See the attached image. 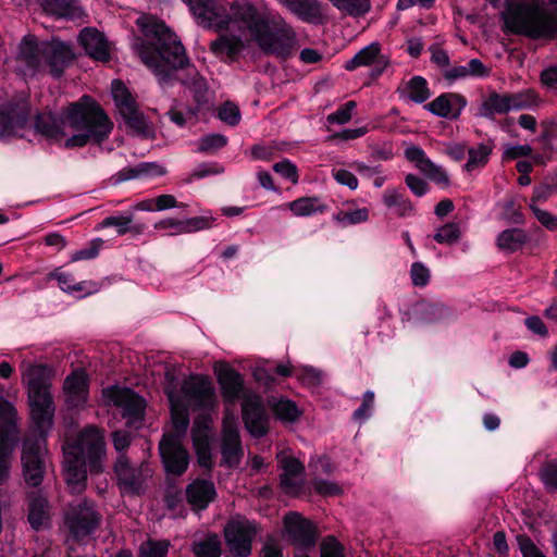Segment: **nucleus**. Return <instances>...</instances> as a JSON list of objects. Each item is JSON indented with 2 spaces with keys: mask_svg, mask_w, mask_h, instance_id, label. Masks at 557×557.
<instances>
[{
  "mask_svg": "<svg viewBox=\"0 0 557 557\" xmlns=\"http://www.w3.org/2000/svg\"><path fill=\"white\" fill-rule=\"evenodd\" d=\"M408 97L417 102L422 103L431 96L428 88V82L421 76L412 77L406 85Z\"/></svg>",
  "mask_w": 557,
  "mask_h": 557,
  "instance_id": "obj_42",
  "label": "nucleus"
},
{
  "mask_svg": "<svg viewBox=\"0 0 557 557\" xmlns=\"http://www.w3.org/2000/svg\"><path fill=\"white\" fill-rule=\"evenodd\" d=\"M115 473L119 484L124 493H139L143 483L150 476L151 471L147 465L143 463L140 468H133L127 458L120 456L115 463Z\"/></svg>",
  "mask_w": 557,
  "mask_h": 557,
  "instance_id": "obj_17",
  "label": "nucleus"
},
{
  "mask_svg": "<svg viewBox=\"0 0 557 557\" xmlns=\"http://www.w3.org/2000/svg\"><path fill=\"white\" fill-rule=\"evenodd\" d=\"M227 144V138L222 134H209L198 140L197 150L207 154L215 153Z\"/></svg>",
  "mask_w": 557,
  "mask_h": 557,
  "instance_id": "obj_45",
  "label": "nucleus"
},
{
  "mask_svg": "<svg viewBox=\"0 0 557 557\" xmlns=\"http://www.w3.org/2000/svg\"><path fill=\"white\" fill-rule=\"evenodd\" d=\"M310 469L314 479H321L323 474H330L334 470V466L330 458L322 456L311 459Z\"/></svg>",
  "mask_w": 557,
  "mask_h": 557,
  "instance_id": "obj_55",
  "label": "nucleus"
},
{
  "mask_svg": "<svg viewBox=\"0 0 557 557\" xmlns=\"http://www.w3.org/2000/svg\"><path fill=\"white\" fill-rule=\"evenodd\" d=\"M218 115L221 121L231 126L237 125L240 121L239 108L235 103L230 101L223 103L220 107Z\"/></svg>",
  "mask_w": 557,
  "mask_h": 557,
  "instance_id": "obj_51",
  "label": "nucleus"
},
{
  "mask_svg": "<svg viewBox=\"0 0 557 557\" xmlns=\"http://www.w3.org/2000/svg\"><path fill=\"white\" fill-rule=\"evenodd\" d=\"M165 174V169L156 162H143L133 168H127L119 172V181L132 178L158 177Z\"/></svg>",
  "mask_w": 557,
  "mask_h": 557,
  "instance_id": "obj_33",
  "label": "nucleus"
},
{
  "mask_svg": "<svg viewBox=\"0 0 557 557\" xmlns=\"http://www.w3.org/2000/svg\"><path fill=\"white\" fill-rule=\"evenodd\" d=\"M186 495L195 508L203 509L215 497V487L211 481L196 480L187 486Z\"/></svg>",
  "mask_w": 557,
  "mask_h": 557,
  "instance_id": "obj_28",
  "label": "nucleus"
},
{
  "mask_svg": "<svg viewBox=\"0 0 557 557\" xmlns=\"http://www.w3.org/2000/svg\"><path fill=\"white\" fill-rule=\"evenodd\" d=\"M530 209L542 225L548 230H557V216L542 210L534 202H530Z\"/></svg>",
  "mask_w": 557,
  "mask_h": 557,
  "instance_id": "obj_62",
  "label": "nucleus"
},
{
  "mask_svg": "<svg viewBox=\"0 0 557 557\" xmlns=\"http://www.w3.org/2000/svg\"><path fill=\"white\" fill-rule=\"evenodd\" d=\"M28 521L33 529L39 530L48 525L50 520V507L48 500L39 494L29 499Z\"/></svg>",
  "mask_w": 557,
  "mask_h": 557,
  "instance_id": "obj_30",
  "label": "nucleus"
},
{
  "mask_svg": "<svg viewBox=\"0 0 557 557\" xmlns=\"http://www.w3.org/2000/svg\"><path fill=\"white\" fill-rule=\"evenodd\" d=\"M410 277L414 286L423 287L430 282V269L422 262H413L410 268Z\"/></svg>",
  "mask_w": 557,
  "mask_h": 557,
  "instance_id": "obj_49",
  "label": "nucleus"
},
{
  "mask_svg": "<svg viewBox=\"0 0 557 557\" xmlns=\"http://www.w3.org/2000/svg\"><path fill=\"white\" fill-rule=\"evenodd\" d=\"M508 112H510V107H508L507 94H498L496 91L490 92L479 107V115L486 119Z\"/></svg>",
  "mask_w": 557,
  "mask_h": 557,
  "instance_id": "obj_31",
  "label": "nucleus"
},
{
  "mask_svg": "<svg viewBox=\"0 0 557 557\" xmlns=\"http://www.w3.org/2000/svg\"><path fill=\"white\" fill-rule=\"evenodd\" d=\"M111 94L127 129L145 137L152 135L153 129L151 124L144 114L138 111L137 103L124 83L119 79L113 81L111 84Z\"/></svg>",
  "mask_w": 557,
  "mask_h": 557,
  "instance_id": "obj_10",
  "label": "nucleus"
},
{
  "mask_svg": "<svg viewBox=\"0 0 557 557\" xmlns=\"http://www.w3.org/2000/svg\"><path fill=\"white\" fill-rule=\"evenodd\" d=\"M527 242L525 233L520 228L503 231L497 237V246L504 251H517Z\"/></svg>",
  "mask_w": 557,
  "mask_h": 557,
  "instance_id": "obj_36",
  "label": "nucleus"
},
{
  "mask_svg": "<svg viewBox=\"0 0 557 557\" xmlns=\"http://www.w3.org/2000/svg\"><path fill=\"white\" fill-rule=\"evenodd\" d=\"M74 51L71 45L52 39L51 41H38L33 35H26L20 42L14 62L15 71L24 77H33L46 66L52 76H60L65 67L74 60Z\"/></svg>",
  "mask_w": 557,
  "mask_h": 557,
  "instance_id": "obj_8",
  "label": "nucleus"
},
{
  "mask_svg": "<svg viewBox=\"0 0 557 557\" xmlns=\"http://www.w3.org/2000/svg\"><path fill=\"white\" fill-rule=\"evenodd\" d=\"M212 222L213 219L209 216H196L183 220L165 218L154 223L153 227L163 236H176L208 228Z\"/></svg>",
  "mask_w": 557,
  "mask_h": 557,
  "instance_id": "obj_19",
  "label": "nucleus"
},
{
  "mask_svg": "<svg viewBox=\"0 0 557 557\" xmlns=\"http://www.w3.org/2000/svg\"><path fill=\"white\" fill-rule=\"evenodd\" d=\"M27 111L24 106L5 104L0 107V140L13 136L25 137Z\"/></svg>",
  "mask_w": 557,
  "mask_h": 557,
  "instance_id": "obj_16",
  "label": "nucleus"
},
{
  "mask_svg": "<svg viewBox=\"0 0 557 557\" xmlns=\"http://www.w3.org/2000/svg\"><path fill=\"white\" fill-rule=\"evenodd\" d=\"M491 153L492 147L486 144H480L479 146L469 149V158L465 165V169L471 172L473 170L484 166L487 163Z\"/></svg>",
  "mask_w": 557,
  "mask_h": 557,
  "instance_id": "obj_41",
  "label": "nucleus"
},
{
  "mask_svg": "<svg viewBox=\"0 0 557 557\" xmlns=\"http://www.w3.org/2000/svg\"><path fill=\"white\" fill-rule=\"evenodd\" d=\"M287 207L296 216H310L323 213L327 208L324 201L318 196L298 198L290 201Z\"/></svg>",
  "mask_w": 557,
  "mask_h": 557,
  "instance_id": "obj_32",
  "label": "nucleus"
},
{
  "mask_svg": "<svg viewBox=\"0 0 557 557\" xmlns=\"http://www.w3.org/2000/svg\"><path fill=\"white\" fill-rule=\"evenodd\" d=\"M193 550L196 557H220V540L218 535H207L206 537L194 543Z\"/></svg>",
  "mask_w": 557,
  "mask_h": 557,
  "instance_id": "obj_39",
  "label": "nucleus"
},
{
  "mask_svg": "<svg viewBox=\"0 0 557 557\" xmlns=\"http://www.w3.org/2000/svg\"><path fill=\"white\" fill-rule=\"evenodd\" d=\"M214 373L226 404L225 413L228 411L230 414H233L228 406L243 397V419L246 429L252 436H263L268 430V416L260 397L251 393H245L243 376L228 364L216 363Z\"/></svg>",
  "mask_w": 557,
  "mask_h": 557,
  "instance_id": "obj_9",
  "label": "nucleus"
},
{
  "mask_svg": "<svg viewBox=\"0 0 557 557\" xmlns=\"http://www.w3.org/2000/svg\"><path fill=\"white\" fill-rule=\"evenodd\" d=\"M389 65V58L381 50V45L376 41L369 44L360 49L354 58L345 63L347 71H354L358 67H369L370 75L380 76Z\"/></svg>",
  "mask_w": 557,
  "mask_h": 557,
  "instance_id": "obj_15",
  "label": "nucleus"
},
{
  "mask_svg": "<svg viewBox=\"0 0 557 557\" xmlns=\"http://www.w3.org/2000/svg\"><path fill=\"white\" fill-rule=\"evenodd\" d=\"M103 246V240L101 238H94L88 247L77 250L74 253H72L70 260L72 262L79 261V260H89L94 259L98 256L100 249Z\"/></svg>",
  "mask_w": 557,
  "mask_h": 557,
  "instance_id": "obj_50",
  "label": "nucleus"
},
{
  "mask_svg": "<svg viewBox=\"0 0 557 557\" xmlns=\"http://www.w3.org/2000/svg\"><path fill=\"white\" fill-rule=\"evenodd\" d=\"M164 391L171 408L172 423L176 434H166L160 442V454L168 473L181 475L189 463V456L182 445V433L187 429L188 409L199 410L200 413L193 426V442L198 463L203 468L212 465L211 441L212 419L210 413L218 406L214 385L208 376L193 375L181 381L173 372L165 373Z\"/></svg>",
  "mask_w": 557,
  "mask_h": 557,
  "instance_id": "obj_2",
  "label": "nucleus"
},
{
  "mask_svg": "<svg viewBox=\"0 0 557 557\" xmlns=\"http://www.w3.org/2000/svg\"><path fill=\"white\" fill-rule=\"evenodd\" d=\"M63 394L69 408L85 407L88 400V376L84 370H75L65 379Z\"/></svg>",
  "mask_w": 557,
  "mask_h": 557,
  "instance_id": "obj_20",
  "label": "nucleus"
},
{
  "mask_svg": "<svg viewBox=\"0 0 557 557\" xmlns=\"http://www.w3.org/2000/svg\"><path fill=\"white\" fill-rule=\"evenodd\" d=\"M273 412L283 422H294L300 416V410L296 404L288 399H273L270 401Z\"/></svg>",
  "mask_w": 557,
  "mask_h": 557,
  "instance_id": "obj_37",
  "label": "nucleus"
},
{
  "mask_svg": "<svg viewBox=\"0 0 557 557\" xmlns=\"http://www.w3.org/2000/svg\"><path fill=\"white\" fill-rule=\"evenodd\" d=\"M197 24L222 32L210 45L221 59H233L251 40L265 53L281 58L297 49V35L278 13L258 9L248 1H235L225 7L215 0H184Z\"/></svg>",
  "mask_w": 557,
  "mask_h": 557,
  "instance_id": "obj_1",
  "label": "nucleus"
},
{
  "mask_svg": "<svg viewBox=\"0 0 557 557\" xmlns=\"http://www.w3.org/2000/svg\"><path fill=\"white\" fill-rule=\"evenodd\" d=\"M22 383L27 389L30 418L39 435L27 437L22 448L23 476L27 485L38 486L46 468V434L53 425L55 406L51 394L54 371L45 364H21Z\"/></svg>",
  "mask_w": 557,
  "mask_h": 557,
  "instance_id": "obj_3",
  "label": "nucleus"
},
{
  "mask_svg": "<svg viewBox=\"0 0 557 557\" xmlns=\"http://www.w3.org/2000/svg\"><path fill=\"white\" fill-rule=\"evenodd\" d=\"M313 486L319 494L324 496H335L343 492L342 486L336 482L325 481L322 479H314Z\"/></svg>",
  "mask_w": 557,
  "mask_h": 557,
  "instance_id": "obj_63",
  "label": "nucleus"
},
{
  "mask_svg": "<svg viewBox=\"0 0 557 557\" xmlns=\"http://www.w3.org/2000/svg\"><path fill=\"white\" fill-rule=\"evenodd\" d=\"M332 176L339 185L347 186L351 190L358 188L357 177L348 170L334 168L332 170Z\"/></svg>",
  "mask_w": 557,
  "mask_h": 557,
  "instance_id": "obj_58",
  "label": "nucleus"
},
{
  "mask_svg": "<svg viewBox=\"0 0 557 557\" xmlns=\"http://www.w3.org/2000/svg\"><path fill=\"white\" fill-rule=\"evenodd\" d=\"M460 236V227L457 223H447L437 228L434 239L440 244H453Z\"/></svg>",
  "mask_w": 557,
  "mask_h": 557,
  "instance_id": "obj_47",
  "label": "nucleus"
},
{
  "mask_svg": "<svg viewBox=\"0 0 557 557\" xmlns=\"http://www.w3.org/2000/svg\"><path fill=\"white\" fill-rule=\"evenodd\" d=\"M285 8L300 21L309 24L320 25L326 18L324 7L319 0H289Z\"/></svg>",
  "mask_w": 557,
  "mask_h": 557,
  "instance_id": "obj_24",
  "label": "nucleus"
},
{
  "mask_svg": "<svg viewBox=\"0 0 557 557\" xmlns=\"http://www.w3.org/2000/svg\"><path fill=\"white\" fill-rule=\"evenodd\" d=\"M508 107L511 111L530 110L539 107L541 100L532 89L521 90L519 92L507 94Z\"/></svg>",
  "mask_w": 557,
  "mask_h": 557,
  "instance_id": "obj_35",
  "label": "nucleus"
},
{
  "mask_svg": "<svg viewBox=\"0 0 557 557\" xmlns=\"http://www.w3.org/2000/svg\"><path fill=\"white\" fill-rule=\"evenodd\" d=\"M63 454L66 485L72 493H82L86 487L87 469L91 473H99L103 469V434L95 426H87L74 441L64 444Z\"/></svg>",
  "mask_w": 557,
  "mask_h": 557,
  "instance_id": "obj_7",
  "label": "nucleus"
},
{
  "mask_svg": "<svg viewBox=\"0 0 557 557\" xmlns=\"http://www.w3.org/2000/svg\"><path fill=\"white\" fill-rule=\"evenodd\" d=\"M333 219L343 226L355 225L366 222L369 219V210L367 208L342 210L337 212Z\"/></svg>",
  "mask_w": 557,
  "mask_h": 557,
  "instance_id": "obj_43",
  "label": "nucleus"
},
{
  "mask_svg": "<svg viewBox=\"0 0 557 557\" xmlns=\"http://www.w3.org/2000/svg\"><path fill=\"white\" fill-rule=\"evenodd\" d=\"M356 108L354 101H348L339 107L335 112L327 115L326 120L330 124L344 125L352 117V112Z\"/></svg>",
  "mask_w": 557,
  "mask_h": 557,
  "instance_id": "obj_48",
  "label": "nucleus"
},
{
  "mask_svg": "<svg viewBox=\"0 0 557 557\" xmlns=\"http://www.w3.org/2000/svg\"><path fill=\"white\" fill-rule=\"evenodd\" d=\"M542 481L545 487L553 493H557V463H547L541 473Z\"/></svg>",
  "mask_w": 557,
  "mask_h": 557,
  "instance_id": "obj_59",
  "label": "nucleus"
},
{
  "mask_svg": "<svg viewBox=\"0 0 557 557\" xmlns=\"http://www.w3.org/2000/svg\"><path fill=\"white\" fill-rule=\"evenodd\" d=\"M242 455L236 418L227 411L223 419L222 462L235 467L239 463Z\"/></svg>",
  "mask_w": 557,
  "mask_h": 557,
  "instance_id": "obj_18",
  "label": "nucleus"
},
{
  "mask_svg": "<svg viewBox=\"0 0 557 557\" xmlns=\"http://www.w3.org/2000/svg\"><path fill=\"white\" fill-rule=\"evenodd\" d=\"M78 42L91 59L101 62L110 59L111 44L98 29L92 27L84 28L79 33Z\"/></svg>",
  "mask_w": 557,
  "mask_h": 557,
  "instance_id": "obj_22",
  "label": "nucleus"
},
{
  "mask_svg": "<svg viewBox=\"0 0 557 557\" xmlns=\"http://www.w3.org/2000/svg\"><path fill=\"white\" fill-rule=\"evenodd\" d=\"M136 24L149 45H137L136 50L141 61L154 73L160 84L168 83L173 75L187 64L184 48L176 36L159 21L148 14H141Z\"/></svg>",
  "mask_w": 557,
  "mask_h": 557,
  "instance_id": "obj_5",
  "label": "nucleus"
},
{
  "mask_svg": "<svg viewBox=\"0 0 557 557\" xmlns=\"http://www.w3.org/2000/svg\"><path fill=\"white\" fill-rule=\"evenodd\" d=\"M257 533L256 524L246 519H233L224 535L230 552L235 557H247L251 553V542Z\"/></svg>",
  "mask_w": 557,
  "mask_h": 557,
  "instance_id": "obj_14",
  "label": "nucleus"
},
{
  "mask_svg": "<svg viewBox=\"0 0 557 557\" xmlns=\"http://www.w3.org/2000/svg\"><path fill=\"white\" fill-rule=\"evenodd\" d=\"M15 437L16 431L14 425L0 424V484L5 483L9 479Z\"/></svg>",
  "mask_w": 557,
  "mask_h": 557,
  "instance_id": "obj_26",
  "label": "nucleus"
},
{
  "mask_svg": "<svg viewBox=\"0 0 557 557\" xmlns=\"http://www.w3.org/2000/svg\"><path fill=\"white\" fill-rule=\"evenodd\" d=\"M467 104V99L463 96L456 92H446L426 103L424 108L438 117L457 120Z\"/></svg>",
  "mask_w": 557,
  "mask_h": 557,
  "instance_id": "obj_21",
  "label": "nucleus"
},
{
  "mask_svg": "<svg viewBox=\"0 0 557 557\" xmlns=\"http://www.w3.org/2000/svg\"><path fill=\"white\" fill-rule=\"evenodd\" d=\"M523 557H545L534 543L524 535L517 537Z\"/></svg>",
  "mask_w": 557,
  "mask_h": 557,
  "instance_id": "obj_64",
  "label": "nucleus"
},
{
  "mask_svg": "<svg viewBox=\"0 0 557 557\" xmlns=\"http://www.w3.org/2000/svg\"><path fill=\"white\" fill-rule=\"evenodd\" d=\"M334 8L344 14L350 16H360L366 14L371 5L370 0H329Z\"/></svg>",
  "mask_w": 557,
  "mask_h": 557,
  "instance_id": "obj_40",
  "label": "nucleus"
},
{
  "mask_svg": "<svg viewBox=\"0 0 557 557\" xmlns=\"http://www.w3.org/2000/svg\"><path fill=\"white\" fill-rule=\"evenodd\" d=\"M44 10L57 17L66 20L82 18L85 10L78 0H39Z\"/></svg>",
  "mask_w": 557,
  "mask_h": 557,
  "instance_id": "obj_27",
  "label": "nucleus"
},
{
  "mask_svg": "<svg viewBox=\"0 0 557 557\" xmlns=\"http://www.w3.org/2000/svg\"><path fill=\"white\" fill-rule=\"evenodd\" d=\"M112 127L109 117L88 97L71 103L61 116L45 112L38 114L35 122L36 133L53 141L65 139L66 148L100 143L109 136Z\"/></svg>",
  "mask_w": 557,
  "mask_h": 557,
  "instance_id": "obj_4",
  "label": "nucleus"
},
{
  "mask_svg": "<svg viewBox=\"0 0 557 557\" xmlns=\"http://www.w3.org/2000/svg\"><path fill=\"white\" fill-rule=\"evenodd\" d=\"M320 557H345L344 548L336 539L329 536L320 545Z\"/></svg>",
  "mask_w": 557,
  "mask_h": 557,
  "instance_id": "obj_53",
  "label": "nucleus"
},
{
  "mask_svg": "<svg viewBox=\"0 0 557 557\" xmlns=\"http://www.w3.org/2000/svg\"><path fill=\"white\" fill-rule=\"evenodd\" d=\"M281 466V483L286 493L298 494L304 483V466L293 457H283Z\"/></svg>",
  "mask_w": 557,
  "mask_h": 557,
  "instance_id": "obj_25",
  "label": "nucleus"
},
{
  "mask_svg": "<svg viewBox=\"0 0 557 557\" xmlns=\"http://www.w3.org/2000/svg\"><path fill=\"white\" fill-rule=\"evenodd\" d=\"M406 158L412 162L420 171H422L425 166H430L429 162L431 161L424 153V151L418 146H409L405 150Z\"/></svg>",
  "mask_w": 557,
  "mask_h": 557,
  "instance_id": "obj_54",
  "label": "nucleus"
},
{
  "mask_svg": "<svg viewBox=\"0 0 557 557\" xmlns=\"http://www.w3.org/2000/svg\"><path fill=\"white\" fill-rule=\"evenodd\" d=\"M383 201L387 208L393 209L400 216H407L412 213L411 202L395 189H386Z\"/></svg>",
  "mask_w": 557,
  "mask_h": 557,
  "instance_id": "obj_38",
  "label": "nucleus"
},
{
  "mask_svg": "<svg viewBox=\"0 0 557 557\" xmlns=\"http://www.w3.org/2000/svg\"><path fill=\"white\" fill-rule=\"evenodd\" d=\"M429 165L430 166H425L421 172H423L425 176H428L431 181L435 182L436 184L444 186L448 185L449 177L446 171L442 166L433 163L432 161L429 162Z\"/></svg>",
  "mask_w": 557,
  "mask_h": 557,
  "instance_id": "obj_56",
  "label": "nucleus"
},
{
  "mask_svg": "<svg viewBox=\"0 0 557 557\" xmlns=\"http://www.w3.org/2000/svg\"><path fill=\"white\" fill-rule=\"evenodd\" d=\"M134 216L132 213H119L103 219L95 227L96 231H101L108 227H114L119 236H123L131 232L139 233V228L133 225Z\"/></svg>",
  "mask_w": 557,
  "mask_h": 557,
  "instance_id": "obj_34",
  "label": "nucleus"
},
{
  "mask_svg": "<svg viewBox=\"0 0 557 557\" xmlns=\"http://www.w3.org/2000/svg\"><path fill=\"white\" fill-rule=\"evenodd\" d=\"M186 71L190 76L189 81L184 79L182 76H178L177 78L194 92L196 101L201 102L205 99V94L207 91L206 82L195 69L187 67Z\"/></svg>",
  "mask_w": 557,
  "mask_h": 557,
  "instance_id": "obj_44",
  "label": "nucleus"
},
{
  "mask_svg": "<svg viewBox=\"0 0 557 557\" xmlns=\"http://www.w3.org/2000/svg\"><path fill=\"white\" fill-rule=\"evenodd\" d=\"M490 70L479 59H471L466 65H457L448 69L444 76L446 79L454 82L466 79L469 77H487Z\"/></svg>",
  "mask_w": 557,
  "mask_h": 557,
  "instance_id": "obj_29",
  "label": "nucleus"
},
{
  "mask_svg": "<svg viewBox=\"0 0 557 557\" xmlns=\"http://www.w3.org/2000/svg\"><path fill=\"white\" fill-rule=\"evenodd\" d=\"M169 547L170 542L166 540H149L141 544L139 549V557H165Z\"/></svg>",
  "mask_w": 557,
  "mask_h": 557,
  "instance_id": "obj_46",
  "label": "nucleus"
},
{
  "mask_svg": "<svg viewBox=\"0 0 557 557\" xmlns=\"http://www.w3.org/2000/svg\"><path fill=\"white\" fill-rule=\"evenodd\" d=\"M284 529L296 546L295 557H309L306 549L313 547L317 539V530L312 522L297 512H290L284 518Z\"/></svg>",
  "mask_w": 557,
  "mask_h": 557,
  "instance_id": "obj_12",
  "label": "nucleus"
},
{
  "mask_svg": "<svg viewBox=\"0 0 557 557\" xmlns=\"http://www.w3.org/2000/svg\"><path fill=\"white\" fill-rule=\"evenodd\" d=\"M274 172L280 174L283 178L292 182L293 184L298 183V170L297 166L289 161L288 159H284L280 162H276L273 165Z\"/></svg>",
  "mask_w": 557,
  "mask_h": 557,
  "instance_id": "obj_52",
  "label": "nucleus"
},
{
  "mask_svg": "<svg viewBox=\"0 0 557 557\" xmlns=\"http://www.w3.org/2000/svg\"><path fill=\"white\" fill-rule=\"evenodd\" d=\"M295 375L306 385L314 386L318 385L322 380L320 371L312 367H302L295 371Z\"/></svg>",
  "mask_w": 557,
  "mask_h": 557,
  "instance_id": "obj_57",
  "label": "nucleus"
},
{
  "mask_svg": "<svg viewBox=\"0 0 557 557\" xmlns=\"http://www.w3.org/2000/svg\"><path fill=\"white\" fill-rule=\"evenodd\" d=\"M49 278L55 280L59 287L66 294L83 298L97 293L100 288L99 283L95 281L76 282L73 274L57 269L49 274Z\"/></svg>",
  "mask_w": 557,
  "mask_h": 557,
  "instance_id": "obj_23",
  "label": "nucleus"
},
{
  "mask_svg": "<svg viewBox=\"0 0 557 557\" xmlns=\"http://www.w3.org/2000/svg\"><path fill=\"white\" fill-rule=\"evenodd\" d=\"M374 403V393L371 391H367L363 394V399L361 406L355 410L354 412V419L358 421H364L367 420L372 411Z\"/></svg>",
  "mask_w": 557,
  "mask_h": 557,
  "instance_id": "obj_61",
  "label": "nucleus"
},
{
  "mask_svg": "<svg viewBox=\"0 0 557 557\" xmlns=\"http://www.w3.org/2000/svg\"><path fill=\"white\" fill-rule=\"evenodd\" d=\"M102 403L121 410L129 428H138L144 417L145 400L127 387L112 385L102 391Z\"/></svg>",
  "mask_w": 557,
  "mask_h": 557,
  "instance_id": "obj_11",
  "label": "nucleus"
},
{
  "mask_svg": "<svg viewBox=\"0 0 557 557\" xmlns=\"http://www.w3.org/2000/svg\"><path fill=\"white\" fill-rule=\"evenodd\" d=\"M99 522L98 513L92 504L86 500L72 506L65 515V523L70 530L71 539L81 541L96 529Z\"/></svg>",
  "mask_w": 557,
  "mask_h": 557,
  "instance_id": "obj_13",
  "label": "nucleus"
},
{
  "mask_svg": "<svg viewBox=\"0 0 557 557\" xmlns=\"http://www.w3.org/2000/svg\"><path fill=\"white\" fill-rule=\"evenodd\" d=\"M499 11L503 30L531 39L557 35V0H493Z\"/></svg>",
  "mask_w": 557,
  "mask_h": 557,
  "instance_id": "obj_6",
  "label": "nucleus"
},
{
  "mask_svg": "<svg viewBox=\"0 0 557 557\" xmlns=\"http://www.w3.org/2000/svg\"><path fill=\"white\" fill-rule=\"evenodd\" d=\"M224 172L223 165L216 162L199 164L191 173V178L200 180L210 175H218Z\"/></svg>",
  "mask_w": 557,
  "mask_h": 557,
  "instance_id": "obj_60",
  "label": "nucleus"
}]
</instances>
